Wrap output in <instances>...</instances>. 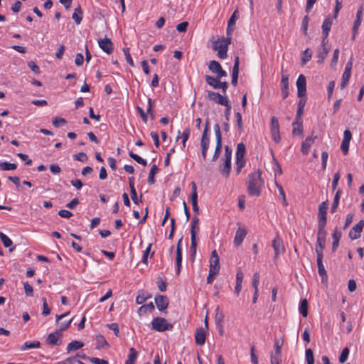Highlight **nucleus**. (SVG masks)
Here are the masks:
<instances>
[{
	"label": "nucleus",
	"mask_w": 364,
	"mask_h": 364,
	"mask_svg": "<svg viewBox=\"0 0 364 364\" xmlns=\"http://www.w3.org/2000/svg\"><path fill=\"white\" fill-rule=\"evenodd\" d=\"M262 172L259 170L250 173L248 176L247 192L251 196H259L264 181L261 177Z\"/></svg>",
	"instance_id": "1"
},
{
	"label": "nucleus",
	"mask_w": 364,
	"mask_h": 364,
	"mask_svg": "<svg viewBox=\"0 0 364 364\" xmlns=\"http://www.w3.org/2000/svg\"><path fill=\"white\" fill-rule=\"evenodd\" d=\"M231 43V37L222 38L213 41V49L218 52V56L220 59H225L228 56V46Z\"/></svg>",
	"instance_id": "2"
},
{
	"label": "nucleus",
	"mask_w": 364,
	"mask_h": 364,
	"mask_svg": "<svg viewBox=\"0 0 364 364\" xmlns=\"http://www.w3.org/2000/svg\"><path fill=\"white\" fill-rule=\"evenodd\" d=\"M152 328L159 332L172 330L173 326L162 317H156L151 321Z\"/></svg>",
	"instance_id": "3"
},
{
	"label": "nucleus",
	"mask_w": 364,
	"mask_h": 364,
	"mask_svg": "<svg viewBox=\"0 0 364 364\" xmlns=\"http://www.w3.org/2000/svg\"><path fill=\"white\" fill-rule=\"evenodd\" d=\"M213 129L215 134L216 146L212 161H215L219 158L222 149V134L218 124H215Z\"/></svg>",
	"instance_id": "4"
},
{
	"label": "nucleus",
	"mask_w": 364,
	"mask_h": 364,
	"mask_svg": "<svg viewBox=\"0 0 364 364\" xmlns=\"http://www.w3.org/2000/svg\"><path fill=\"white\" fill-rule=\"evenodd\" d=\"M208 68L216 75L218 79L227 76V73L222 68L221 65L216 60H210L209 62Z\"/></svg>",
	"instance_id": "5"
},
{
	"label": "nucleus",
	"mask_w": 364,
	"mask_h": 364,
	"mask_svg": "<svg viewBox=\"0 0 364 364\" xmlns=\"http://www.w3.org/2000/svg\"><path fill=\"white\" fill-rule=\"evenodd\" d=\"M271 134L272 139L276 143L280 141L279 124L276 117H272L271 118Z\"/></svg>",
	"instance_id": "6"
},
{
	"label": "nucleus",
	"mask_w": 364,
	"mask_h": 364,
	"mask_svg": "<svg viewBox=\"0 0 364 364\" xmlns=\"http://www.w3.org/2000/svg\"><path fill=\"white\" fill-rule=\"evenodd\" d=\"M272 246L274 250V259H276L279 255L283 254L284 252L285 249L283 244V241L279 237L278 235H277L274 239L273 240Z\"/></svg>",
	"instance_id": "7"
},
{
	"label": "nucleus",
	"mask_w": 364,
	"mask_h": 364,
	"mask_svg": "<svg viewBox=\"0 0 364 364\" xmlns=\"http://www.w3.org/2000/svg\"><path fill=\"white\" fill-rule=\"evenodd\" d=\"M297 88V95L301 98L306 95V80L304 75H300L296 82Z\"/></svg>",
	"instance_id": "8"
},
{
	"label": "nucleus",
	"mask_w": 364,
	"mask_h": 364,
	"mask_svg": "<svg viewBox=\"0 0 364 364\" xmlns=\"http://www.w3.org/2000/svg\"><path fill=\"white\" fill-rule=\"evenodd\" d=\"M208 97L210 100L214 101L215 103H218L223 106L227 105L228 103L230 102L226 96H223L218 92H215L213 91H208Z\"/></svg>",
	"instance_id": "9"
},
{
	"label": "nucleus",
	"mask_w": 364,
	"mask_h": 364,
	"mask_svg": "<svg viewBox=\"0 0 364 364\" xmlns=\"http://www.w3.org/2000/svg\"><path fill=\"white\" fill-rule=\"evenodd\" d=\"M220 258L216 250H213L210 259V268L209 271L213 273H219L220 271Z\"/></svg>",
	"instance_id": "10"
},
{
	"label": "nucleus",
	"mask_w": 364,
	"mask_h": 364,
	"mask_svg": "<svg viewBox=\"0 0 364 364\" xmlns=\"http://www.w3.org/2000/svg\"><path fill=\"white\" fill-rule=\"evenodd\" d=\"M100 48L107 54H111L114 50V45L108 38H101L98 41Z\"/></svg>",
	"instance_id": "11"
},
{
	"label": "nucleus",
	"mask_w": 364,
	"mask_h": 364,
	"mask_svg": "<svg viewBox=\"0 0 364 364\" xmlns=\"http://www.w3.org/2000/svg\"><path fill=\"white\" fill-rule=\"evenodd\" d=\"M352 66H353V60H352V58H351L350 59V60L346 63V68H345V71L342 75V81L341 83V89H343L346 86L347 83L349 81V79L350 77V73H351Z\"/></svg>",
	"instance_id": "12"
},
{
	"label": "nucleus",
	"mask_w": 364,
	"mask_h": 364,
	"mask_svg": "<svg viewBox=\"0 0 364 364\" xmlns=\"http://www.w3.org/2000/svg\"><path fill=\"white\" fill-rule=\"evenodd\" d=\"M316 139L317 136L314 135V132L311 133L310 136L305 139V140L302 142L301 147V151L303 154L306 155L309 153L310 147L314 143Z\"/></svg>",
	"instance_id": "13"
},
{
	"label": "nucleus",
	"mask_w": 364,
	"mask_h": 364,
	"mask_svg": "<svg viewBox=\"0 0 364 364\" xmlns=\"http://www.w3.org/2000/svg\"><path fill=\"white\" fill-rule=\"evenodd\" d=\"M364 227V220H360L355 226H353L350 232L349 237L351 240H356L360 237V233Z\"/></svg>",
	"instance_id": "14"
},
{
	"label": "nucleus",
	"mask_w": 364,
	"mask_h": 364,
	"mask_svg": "<svg viewBox=\"0 0 364 364\" xmlns=\"http://www.w3.org/2000/svg\"><path fill=\"white\" fill-rule=\"evenodd\" d=\"M328 208V203L327 200L322 202L318 205V223H326V214H327Z\"/></svg>",
	"instance_id": "15"
},
{
	"label": "nucleus",
	"mask_w": 364,
	"mask_h": 364,
	"mask_svg": "<svg viewBox=\"0 0 364 364\" xmlns=\"http://www.w3.org/2000/svg\"><path fill=\"white\" fill-rule=\"evenodd\" d=\"M210 144V139L207 135V129L203 131L200 140L201 154L204 160L206 159L207 151Z\"/></svg>",
	"instance_id": "16"
},
{
	"label": "nucleus",
	"mask_w": 364,
	"mask_h": 364,
	"mask_svg": "<svg viewBox=\"0 0 364 364\" xmlns=\"http://www.w3.org/2000/svg\"><path fill=\"white\" fill-rule=\"evenodd\" d=\"M61 336L62 333L60 331L56 330L48 336L47 343L52 346H60L61 344Z\"/></svg>",
	"instance_id": "17"
},
{
	"label": "nucleus",
	"mask_w": 364,
	"mask_h": 364,
	"mask_svg": "<svg viewBox=\"0 0 364 364\" xmlns=\"http://www.w3.org/2000/svg\"><path fill=\"white\" fill-rule=\"evenodd\" d=\"M281 95L283 99L289 95V76L283 73L281 77Z\"/></svg>",
	"instance_id": "18"
},
{
	"label": "nucleus",
	"mask_w": 364,
	"mask_h": 364,
	"mask_svg": "<svg viewBox=\"0 0 364 364\" xmlns=\"http://www.w3.org/2000/svg\"><path fill=\"white\" fill-rule=\"evenodd\" d=\"M206 331L207 330H205V328L203 327H200L196 329L195 341L197 345L203 346L205 343L206 338Z\"/></svg>",
	"instance_id": "19"
},
{
	"label": "nucleus",
	"mask_w": 364,
	"mask_h": 364,
	"mask_svg": "<svg viewBox=\"0 0 364 364\" xmlns=\"http://www.w3.org/2000/svg\"><path fill=\"white\" fill-rule=\"evenodd\" d=\"M352 138L351 132L346 129L343 133V139L341 146V149L344 154H346L349 149V144Z\"/></svg>",
	"instance_id": "20"
},
{
	"label": "nucleus",
	"mask_w": 364,
	"mask_h": 364,
	"mask_svg": "<svg viewBox=\"0 0 364 364\" xmlns=\"http://www.w3.org/2000/svg\"><path fill=\"white\" fill-rule=\"evenodd\" d=\"M223 160V164L219 166V171L223 176L228 178L231 171V159L224 158Z\"/></svg>",
	"instance_id": "21"
},
{
	"label": "nucleus",
	"mask_w": 364,
	"mask_h": 364,
	"mask_svg": "<svg viewBox=\"0 0 364 364\" xmlns=\"http://www.w3.org/2000/svg\"><path fill=\"white\" fill-rule=\"evenodd\" d=\"M155 303L159 311H164L168 307V299L166 296L158 295L155 297Z\"/></svg>",
	"instance_id": "22"
},
{
	"label": "nucleus",
	"mask_w": 364,
	"mask_h": 364,
	"mask_svg": "<svg viewBox=\"0 0 364 364\" xmlns=\"http://www.w3.org/2000/svg\"><path fill=\"white\" fill-rule=\"evenodd\" d=\"M246 235L247 230H245V228L240 227L235 233V236L234 238V245L236 247L240 246L242 243Z\"/></svg>",
	"instance_id": "23"
},
{
	"label": "nucleus",
	"mask_w": 364,
	"mask_h": 364,
	"mask_svg": "<svg viewBox=\"0 0 364 364\" xmlns=\"http://www.w3.org/2000/svg\"><path fill=\"white\" fill-rule=\"evenodd\" d=\"M326 40L323 39L321 42V48L318 49L317 53V58H318V63H322L327 56L329 49L326 47Z\"/></svg>",
	"instance_id": "24"
},
{
	"label": "nucleus",
	"mask_w": 364,
	"mask_h": 364,
	"mask_svg": "<svg viewBox=\"0 0 364 364\" xmlns=\"http://www.w3.org/2000/svg\"><path fill=\"white\" fill-rule=\"evenodd\" d=\"M316 257L318 274L321 277L322 282L324 283L327 281V273L323 264V257Z\"/></svg>",
	"instance_id": "25"
},
{
	"label": "nucleus",
	"mask_w": 364,
	"mask_h": 364,
	"mask_svg": "<svg viewBox=\"0 0 364 364\" xmlns=\"http://www.w3.org/2000/svg\"><path fill=\"white\" fill-rule=\"evenodd\" d=\"M332 25V20L331 17L328 16L322 24V36L323 39L326 40L327 36H328L329 31L331 29V26Z\"/></svg>",
	"instance_id": "26"
},
{
	"label": "nucleus",
	"mask_w": 364,
	"mask_h": 364,
	"mask_svg": "<svg viewBox=\"0 0 364 364\" xmlns=\"http://www.w3.org/2000/svg\"><path fill=\"white\" fill-rule=\"evenodd\" d=\"M239 73V57L237 56L235 59V63L232 68V84L234 86H236L237 83Z\"/></svg>",
	"instance_id": "27"
},
{
	"label": "nucleus",
	"mask_w": 364,
	"mask_h": 364,
	"mask_svg": "<svg viewBox=\"0 0 364 364\" xmlns=\"http://www.w3.org/2000/svg\"><path fill=\"white\" fill-rule=\"evenodd\" d=\"M361 13H362V10L360 9L358 11L357 14H356V19L354 21V24H353V39L355 38V35L358 31V29L361 23Z\"/></svg>",
	"instance_id": "28"
},
{
	"label": "nucleus",
	"mask_w": 364,
	"mask_h": 364,
	"mask_svg": "<svg viewBox=\"0 0 364 364\" xmlns=\"http://www.w3.org/2000/svg\"><path fill=\"white\" fill-rule=\"evenodd\" d=\"M84 344L83 343L78 341H73L70 342L68 346H67V351L68 353H70L73 350H77L82 347H83Z\"/></svg>",
	"instance_id": "29"
},
{
	"label": "nucleus",
	"mask_w": 364,
	"mask_h": 364,
	"mask_svg": "<svg viewBox=\"0 0 364 364\" xmlns=\"http://www.w3.org/2000/svg\"><path fill=\"white\" fill-rule=\"evenodd\" d=\"M137 351L134 348H131L129 349V353L128 355V358L125 362V364H134L137 358Z\"/></svg>",
	"instance_id": "30"
},
{
	"label": "nucleus",
	"mask_w": 364,
	"mask_h": 364,
	"mask_svg": "<svg viewBox=\"0 0 364 364\" xmlns=\"http://www.w3.org/2000/svg\"><path fill=\"white\" fill-rule=\"evenodd\" d=\"M72 18L77 25L81 23L82 19V11L80 6L75 9L74 13L72 15Z\"/></svg>",
	"instance_id": "31"
},
{
	"label": "nucleus",
	"mask_w": 364,
	"mask_h": 364,
	"mask_svg": "<svg viewBox=\"0 0 364 364\" xmlns=\"http://www.w3.org/2000/svg\"><path fill=\"white\" fill-rule=\"evenodd\" d=\"M325 242L326 241L324 240L317 239V242L315 248L316 257H323V250L324 249L325 247Z\"/></svg>",
	"instance_id": "32"
},
{
	"label": "nucleus",
	"mask_w": 364,
	"mask_h": 364,
	"mask_svg": "<svg viewBox=\"0 0 364 364\" xmlns=\"http://www.w3.org/2000/svg\"><path fill=\"white\" fill-rule=\"evenodd\" d=\"M0 238L5 247H10V252H12L14 250V247H11L12 245V241L8 236L3 232H0Z\"/></svg>",
	"instance_id": "33"
},
{
	"label": "nucleus",
	"mask_w": 364,
	"mask_h": 364,
	"mask_svg": "<svg viewBox=\"0 0 364 364\" xmlns=\"http://www.w3.org/2000/svg\"><path fill=\"white\" fill-rule=\"evenodd\" d=\"M205 81L209 85L212 86L214 89H219L220 79H218L217 77H213L210 75H206Z\"/></svg>",
	"instance_id": "34"
},
{
	"label": "nucleus",
	"mask_w": 364,
	"mask_h": 364,
	"mask_svg": "<svg viewBox=\"0 0 364 364\" xmlns=\"http://www.w3.org/2000/svg\"><path fill=\"white\" fill-rule=\"evenodd\" d=\"M196 249H197V239L191 238V247H190V251H191V259L193 262L196 257Z\"/></svg>",
	"instance_id": "35"
},
{
	"label": "nucleus",
	"mask_w": 364,
	"mask_h": 364,
	"mask_svg": "<svg viewBox=\"0 0 364 364\" xmlns=\"http://www.w3.org/2000/svg\"><path fill=\"white\" fill-rule=\"evenodd\" d=\"M154 309V306L152 302L145 304L139 307L138 314L141 316L143 314H146L147 311H152Z\"/></svg>",
	"instance_id": "36"
},
{
	"label": "nucleus",
	"mask_w": 364,
	"mask_h": 364,
	"mask_svg": "<svg viewBox=\"0 0 364 364\" xmlns=\"http://www.w3.org/2000/svg\"><path fill=\"white\" fill-rule=\"evenodd\" d=\"M299 312L304 316L306 317L308 315V301L306 299H303L299 305Z\"/></svg>",
	"instance_id": "37"
},
{
	"label": "nucleus",
	"mask_w": 364,
	"mask_h": 364,
	"mask_svg": "<svg viewBox=\"0 0 364 364\" xmlns=\"http://www.w3.org/2000/svg\"><path fill=\"white\" fill-rule=\"evenodd\" d=\"M326 223H318V236L317 239H322L326 241V231H325V226Z\"/></svg>",
	"instance_id": "38"
},
{
	"label": "nucleus",
	"mask_w": 364,
	"mask_h": 364,
	"mask_svg": "<svg viewBox=\"0 0 364 364\" xmlns=\"http://www.w3.org/2000/svg\"><path fill=\"white\" fill-rule=\"evenodd\" d=\"M176 266H177L176 274L178 275L181 272V263H182V250L178 249V250H176Z\"/></svg>",
	"instance_id": "39"
},
{
	"label": "nucleus",
	"mask_w": 364,
	"mask_h": 364,
	"mask_svg": "<svg viewBox=\"0 0 364 364\" xmlns=\"http://www.w3.org/2000/svg\"><path fill=\"white\" fill-rule=\"evenodd\" d=\"M157 171H158L157 166L156 164H153L151 168V170H150V172H149V178H148V183L149 184H154V182H155L154 176L157 173Z\"/></svg>",
	"instance_id": "40"
},
{
	"label": "nucleus",
	"mask_w": 364,
	"mask_h": 364,
	"mask_svg": "<svg viewBox=\"0 0 364 364\" xmlns=\"http://www.w3.org/2000/svg\"><path fill=\"white\" fill-rule=\"evenodd\" d=\"M306 100H300L297 105V112H296V119L299 120L304 112V107L305 105Z\"/></svg>",
	"instance_id": "41"
},
{
	"label": "nucleus",
	"mask_w": 364,
	"mask_h": 364,
	"mask_svg": "<svg viewBox=\"0 0 364 364\" xmlns=\"http://www.w3.org/2000/svg\"><path fill=\"white\" fill-rule=\"evenodd\" d=\"M17 167L16 164H11L9 162H0V169L2 171H10L15 170Z\"/></svg>",
	"instance_id": "42"
},
{
	"label": "nucleus",
	"mask_w": 364,
	"mask_h": 364,
	"mask_svg": "<svg viewBox=\"0 0 364 364\" xmlns=\"http://www.w3.org/2000/svg\"><path fill=\"white\" fill-rule=\"evenodd\" d=\"M341 193H342V191L340 189L336 191V195L334 196L333 202V204L331 206V213H333L338 208Z\"/></svg>",
	"instance_id": "43"
},
{
	"label": "nucleus",
	"mask_w": 364,
	"mask_h": 364,
	"mask_svg": "<svg viewBox=\"0 0 364 364\" xmlns=\"http://www.w3.org/2000/svg\"><path fill=\"white\" fill-rule=\"evenodd\" d=\"M97 341V348H103L105 346H108V343L107 342L105 338L102 335H98L96 336Z\"/></svg>",
	"instance_id": "44"
},
{
	"label": "nucleus",
	"mask_w": 364,
	"mask_h": 364,
	"mask_svg": "<svg viewBox=\"0 0 364 364\" xmlns=\"http://www.w3.org/2000/svg\"><path fill=\"white\" fill-rule=\"evenodd\" d=\"M245 153V146L243 143H240L237 146L236 158H244Z\"/></svg>",
	"instance_id": "45"
},
{
	"label": "nucleus",
	"mask_w": 364,
	"mask_h": 364,
	"mask_svg": "<svg viewBox=\"0 0 364 364\" xmlns=\"http://www.w3.org/2000/svg\"><path fill=\"white\" fill-rule=\"evenodd\" d=\"M294 129L292 134L294 135H301L303 133V127L301 123H299L296 121L293 123Z\"/></svg>",
	"instance_id": "46"
},
{
	"label": "nucleus",
	"mask_w": 364,
	"mask_h": 364,
	"mask_svg": "<svg viewBox=\"0 0 364 364\" xmlns=\"http://www.w3.org/2000/svg\"><path fill=\"white\" fill-rule=\"evenodd\" d=\"M41 346V343L39 341H34L32 343L30 342H26L23 346L21 347V350H24L26 349H30V348H38Z\"/></svg>",
	"instance_id": "47"
},
{
	"label": "nucleus",
	"mask_w": 364,
	"mask_h": 364,
	"mask_svg": "<svg viewBox=\"0 0 364 364\" xmlns=\"http://www.w3.org/2000/svg\"><path fill=\"white\" fill-rule=\"evenodd\" d=\"M236 13L237 11H235L234 13L232 14L231 17L230 18V19L228 20L227 28V34L228 36H230V27L234 26L235 23V21L237 19Z\"/></svg>",
	"instance_id": "48"
},
{
	"label": "nucleus",
	"mask_w": 364,
	"mask_h": 364,
	"mask_svg": "<svg viewBox=\"0 0 364 364\" xmlns=\"http://www.w3.org/2000/svg\"><path fill=\"white\" fill-rule=\"evenodd\" d=\"M349 353H350V350L348 349V348H344L339 356V362L341 363H344L348 358V355H349Z\"/></svg>",
	"instance_id": "49"
},
{
	"label": "nucleus",
	"mask_w": 364,
	"mask_h": 364,
	"mask_svg": "<svg viewBox=\"0 0 364 364\" xmlns=\"http://www.w3.org/2000/svg\"><path fill=\"white\" fill-rule=\"evenodd\" d=\"M307 364H314V353L311 348H308L305 351Z\"/></svg>",
	"instance_id": "50"
},
{
	"label": "nucleus",
	"mask_w": 364,
	"mask_h": 364,
	"mask_svg": "<svg viewBox=\"0 0 364 364\" xmlns=\"http://www.w3.org/2000/svg\"><path fill=\"white\" fill-rule=\"evenodd\" d=\"M191 202H192V206L193 210L195 213H198L199 208L198 206V193H194L193 194H191Z\"/></svg>",
	"instance_id": "51"
},
{
	"label": "nucleus",
	"mask_w": 364,
	"mask_h": 364,
	"mask_svg": "<svg viewBox=\"0 0 364 364\" xmlns=\"http://www.w3.org/2000/svg\"><path fill=\"white\" fill-rule=\"evenodd\" d=\"M129 156L133 159L134 161H136L137 163L146 166V160L143 159L141 157L138 156L137 154L133 153L132 151H130L129 153Z\"/></svg>",
	"instance_id": "52"
},
{
	"label": "nucleus",
	"mask_w": 364,
	"mask_h": 364,
	"mask_svg": "<svg viewBox=\"0 0 364 364\" xmlns=\"http://www.w3.org/2000/svg\"><path fill=\"white\" fill-rule=\"evenodd\" d=\"M276 186L278 188V191H279V196H280V198L282 200V203L284 206H287L288 205L287 203V201L286 200V196H285V192L284 191V189L282 188V186L278 184L277 183H276Z\"/></svg>",
	"instance_id": "53"
},
{
	"label": "nucleus",
	"mask_w": 364,
	"mask_h": 364,
	"mask_svg": "<svg viewBox=\"0 0 364 364\" xmlns=\"http://www.w3.org/2000/svg\"><path fill=\"white\" fill-rule=\"evenodd\" d=\"M123 52L126 58L127 62L129 64L130 66L134 67V61L131 57L130 53H129V48H124Z\"/></svg>",
	"instance_id": "54"
},
{
	"label": "nucleus",
	"mask_w": 364,
	"mask_h": 364,
	"mask_svg": "<svg viewBox=\"0 0 364 364\" xmlns=\"http://www.w3.org/2000/svg\"><path fill=\"white\" fill-rule=\"evenodd\" d=\"M303 55V58H301V64L304 65L311 60L312 53L309 49L307 48L306 50H304Z\"/></svg>",
	"instance_id": "55"
},
{
	"label": "nucleus",
	"mask_w": 364,
	"mask_h": 364,
	"mask_svg": "<svg viewBox=\"0 0 364 364\" xmlns=\"http://www.w3.org/2000/svg\"><path fill=\"white\" fill-rule=\"evenodd\" d=\"M245 161L244 158H236V172L237 173H240L241 171V169L245 166Z\"/></svg>",
	"instance_id": "56"
},
{
	"label": "nucleus",
	"mask_w": 364,
	"mask_h": 364,
	"mask_svg": "<svg viewBox=\"0 0 364 364\" xmlns=\"http://www.w3.org/2000/svg\"><path fill=\"white\" fill-rule=\"evenodd\" d=\"M190 133H191V130L189 128H186L184 129V131L183 132L181 137L183 139L182 140V144H183V146L185 147L186 146V143L187 141V140L188 139V137L190 136Z\"/></svg>",
	"instance_id": "57"
},
{
	"label": "nucleus",
	"mask_w": 364,
	"mask_h": 364,
	"mask_svg": "<svg viewBox=\"0 0 364 364\" xmlns=\"http://www.w3.org/2000/svg\"><path fill=\"white\" fill-rule=\"evenodd\" d=\"M43 301V311L42 315L43 316H48L50 313V309L49 308L46 299L45 297L42 298Z\"/></svg>",
	"instance_id": "58"
},
{
	"label": "nucleus",
	"mask_w": 364,
	"mask_h": 364,
	"mask_svg": "<svg viewBox=\"0 0 364 364\" xmlns=\"http://www.w3.org/2000/svg\"><path fill=\"white\" fill-rule=\"evenodd\" d=\"M259 278H260L259 274L258 272H255L253 275V279H252V287L255 290H258Z\"/></svg>",
	"instance_id": "59"
},
{
	"label": "nucleus",
	"mask_w": 364,
	"mask_h": 364,
	"mask_svg": "<svg viewBox=\"0 0 364 364\" xmlns=\"http://www.w3.org/2000/svg\"><path fill=\"white\" fill-rule=\"evenodd\" d=\"M74 159L77 161L85 162L87 160V156L85 153L80 152L73 156Z\"/></svg>",
	"instance_id": "60"
},
{
	"label": "nucleus",
	"mask_w": 364,
	"mask_h": 364,
	"mask_svg": "<svg viewBox=\"0 0 364 364\" xmlns=\"http://www.w3.org/2000/svg\"><path fill=\"white\" fill-rule=\"evenodd\" d=\"M66 123H67V122H66L65 119L62 118V117H55L53 119V124L55 127H58L60 124H65Z\"/></svg>",
	"instance_id": "61"
},
{
	"label": "nucleus",
	"mask_w": 364,
	"mask_h": 364,
	"mask_svg": "<svg viewBox=\"0 0 364 364\" xmlns=\"http://www.w3.org/2000/svg\"><path fill=\"white\" fill-rule=\"evenodd\" d=\"M188 26V23L187 21H183L177 25L176 29L178 32H186L187 30Z\"/></svg>",
	"instance_id": "62"
},
{
	"label": "nucleus",
	"mask_w": 364,
	"mask_h": 364,
	"mask_svg": "<svg viewBox=\"0 0 364 364\" xmlns=\"http://www.w3.org/2000/svg\"><path fill=\"white\" fill-rule=\"evenodd\" d=\"M28 67L30 68V69L36 74H39L40 73V69H39V67L33 61H30L28 62Z\"/></svg>",
	"instance_id": "63"
},
{
	"label": "nucleus",
	"mask_w": 364,
	"mask_h": 364,
	"mask_svg": "<svg viewBox=\"0 0 364 364\" xmlns=\"http://www.w3.org/2000/svg\"><path fill=\"white\" fill-rule=\"evenodd\" d=\"M75 363H77L76 357L73 356L68 358L64 360L60 361L57 364H75Z\"/></svg>",
	"instance_id": "64"
}]
</instances>
